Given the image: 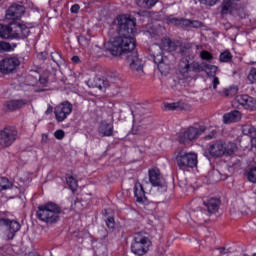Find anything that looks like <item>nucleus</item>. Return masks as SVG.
I'll return each instance as SVG.
<instances>
[{
  "instance_id": "obj_25",
  "label": "nucleus",
  "mask_w": 256,
  "mask_h": 256,
  "mask_svg": "<svg viewBox=\"0 0 256 256\" xmlns=\"http://www.w3.org/2000/svg\"><path fill=\"white\" fill-rule=\"evenodd\" d=\"M14 33L17 34L16 39H21V37H29V27H26L25 24H15Z\"/></svg>"
},
{
  "instance_id": "obj_19",
  "label": "nucleus",
  "mask_w": 256,
  "mask_h": 256,
  "mask_svg": "<svg viewBox=\"0 0 256 256\" xmlns=\"http://www.w3.org/2000/svg\"><path fill=\"white\" fill-rule=\"evenodd\" d=\"M200 66L203 67V71H206L207 75L212 77L213 89H217V86L219 85V79L215 77V74L217 73V66L205 63L200 64Z\"/></svg>"
},
{
  "instance_id": "obj_26",
  "label": "nucleus",
  "mask_w": 256,
  "mask_h": 256,
  "mask_svg": "<svg viewBox=\"0 0 256 256\" xmlns=\"http://www.w3.org/2000/svg\"><path fill=\"white\" fill-rule=\"evenodd\" d=\"M98 131L102 137H111L113 135V125L107 122H102L98 128Z\"/></svg>"
},
{
  "instance_id": "obj_36",
  "label": "nucleus",
  "mask_w": 256,
  "mask_h": 256,
  "mask_svg": "<svg viewBox=\"0 0 256 256\" xmlns=\"http://www.w3.org/2000/svg\"><path fill=\"white\" fill-rule=\"evenodd\" d=\"M247 179L251 183H256V166L246 172Z\"/></svg>"
},
{
  "instance_id": "obj_47",
  "label": "nucleus",
  "mask_w": 256,
  "mask_h": 256,
  "mask_svg": "<svg viewBox=\"0 0 256 256\" xmlns=\"http://www.w3.org/2000/svg\"><path fill=\"white\" fill-rule=\"evenodd\" d=\"M107 227H109V229H114L115 228V219L113 218H108L106 221Z\"/></svg>"
},
{
  "instance_id": "obj_52",
  "label": "nucleus",
  "mask_w": 256,
  "mask_h": 256,
  "mask_svg": "<svg viewBox=\"0 0 256 256\" xmlns=\"http://www.w3.org/2000/svg\"><path fill=\"white\" fill-rule=\"evenodd\" d=\"M50 113H53V107L51 105L48 106V109L45 112V115H50Z\"/></svg>"
},
{
  "instance_id": "obj_8",
  "label": "nucleus",
  "mask_w": 256,
  "mask_h": 256,
  "mask_svg": "<svg viewBox=\"0 0 256 256\" xmlns=\"http://www.w3.org/2000/svg\"><path fill=\"white\" fill-rule=\"evenodd\" d=\"M203 133H205V126H200L199 128L189 127L180 135L179 141L180 143L194 141V139H197Z\"/></svg>"
},
{
  "instance_id": "obj_54",
  "label": "nucleus",
  "mask_w": 256,
  "mask_h": 256,
  "mask_svg": "<svg viewBox=\"0 0 256 256\" xmlns=\"http://www.w3.org/2000/svg\"><path fill=\"white\" fill-rule=\"evenodd\" d=\"M73 63H79V58L77 56L72 57Z\"/></svg>"
},
{
  "instance_id": "obj_23",
  "label": "nucleus",
  "mask_w": 256,
  "mask_h": 256,
  "mask_svg": "<svg viewBox=\"0 0 256 256\" xmlns=\"http://www.w3.org/2000/svg\"><path fill=\"white\" fill-rule=\"evenodd\" d=\"M26 105V100H10L5 104V107L7 111H16V109H23Z\"/></svg>"
},
{
  "instance_id": "obj_9",
  "label": "nucleus",
  "mask_w": 256,
  "mask_h": 256,
  "mask_svg": "<svg viewBox=\"0 0 256 256\" xmlns=\"http://www.w3.org/2000/svg\"><path fill=\"white\" fill-rule=\"evenodd\" d=\"M221 13L222 15H238L241 19H245L247 15V11L245 10V6L234 2L225 8V5H221Z\"/></svg>"
},
{
  "instance_id": "obj_48",
  "label": "nucleus",
  "mask_w": 256,
  "mask_h": 256,
  "mask_svg": "<svg viewBox=\"0 0 256 256\" xmlns=\"http://www.w3.org/2000/svg\"><path fill=\"white\" fill-rule=\"evenodd\" d=\"M79 9H81V7L79 6V4H74V5L71 7L70 11H71V13H79Z\"/></svg>"
},
{
  "instance_id": "obj_21",
  "label": "nucleus",
  "mask_w": 256,
  "mask_h": 256,
  "mask_svg": "<svg viewBox=\"0 0 256 256\" xmlns=\"http://www.w3.org/2000/svg\"><path fill=\"white\" fill-rule=\"evenodd\" d=\"M134 195L138 203H145L147 201V197L145 196V190L143 189V185L139 182L135 183Z\"/></svg>"
},
{
  "instance_id": "obj_30",
  "label": "nucleus",
  "mask_w": 256,
  "mask_h": 256,
  "mask_svg": "<svg viewBox=\"0 0 256 256\" xmlns=\"http://www.w3.org/2000/svg\"><path fill=\"white\" fill-rule=\"evenodd\" d=\"M237 144L233 142H229L228 144L224 143V155H233V153H237Z\"/></svg>"
},
{
  "instance_id": "obj_16",
  "label": "nucleus",
  "mask_w": 256,
  "mask_h": 256,
  "mask_svg": "<svg viewBox=\"0 0 256 256\" xmlns=\"http://www.w3.org/2000/svg\"><path fill=\"white\" fill-rule=\"evenodd\" d=\"M208 153L211 157H223L225 155V142L219 140L209 145Z\"/></svg>"
},
{
  "instance_id": "obj_1",
  "label": "nucleus",
  "mask_w": 256,
  "mask_h": 256,
  "mask_svg": "<svg viewBox=\"0 0 256 256\" xmlns=\"http://www.w3.org/2000/svg\"><path fill=\"white\" fill-rule=\"evenodd\" d=\"M117 29L119 36L105 44L106 49L114 57H119L123 53H131L135 49V20L127 15L117 17Z\"/></svg>"
},
{
  "instance_id": "obj_49",
  "label": "nucleus",
  "mask_w": 256,
  "mask_h": 256,
  "mask_svg": "<svg viewBox=\"0 0 256 256\" xmlns=\"http://www.w3.org/2000/svg\"><path fill=\"white\" fill-rule=\"evenodd\" d=\"M215 135H217V131L213 130L211 132V134L205 136V139L208 140V141L211 140V139H215Z\"/></svg>"
},
{
  "instance_id": "obj_17",
  "label": "nucleus",
  "mask_w": 256,
  "mask_h": 256,
  "mask_svg": "<svg viewBox=\"0 0 256 256\" xmlns=\"http://www.w3.org/2000/svg\"><path fill=\"white\" fill-rule=\"evenodd\" d=\"M170 23L174 25H179L180 27H194V29H199V27H203V23L201 21H191L189 19L183 18H171Z\"/></svg>"
},
{
  "instance_id": "obj_13",
  "label": "nucleus",
  "mask_w": 256,
  "mask_h": 256,
  "mask_svg": "<svg viewBox=\"0 0 256 256\" xmlns=\"http://www.w3.org/2000/svg\"><path fill=\"white\" fill-rule=\"evenodd\" d=\"M234 104L240 105L244 109H249L250 111H254V109H256L255 98H253L247 94L236 96Z\"/></svg>"
},
{
  "instance_id": "obj_33",
  "label": "nucleus",
  "mask_w": 256,
  "mask_h": 256,
  "mask_svg": "<svg viewBox=\"0 0 256 256\" xmlns=\"http://www.w3.org/2000/svg\"><path fill=\"white\" fill-rule=\"evenodd\" d=\"M12 185L13 184L11 183V181H9V179H7L6 177L0 178V191L11 189Z\"/></svg>"
},
{
  "instance_id": "obj_14",
  "label": "nucleus",
  "mask_w": 256,
  "mask_h": 256,
  "mask_svg": "<svg viewBox=\"0 0 256 256\" xmlns=\"http://www.w3.org/2000/svg\"><path fill=\"white\" fill-rule=\"evenodd\" d=\"M5 227V229H9L10 233L8 234V239H13L17 231L21 229V224L15 220H10L7 218L0 219V229Z\"/></svg>"
},
{
  "instance_id": "obj_15",
  "label": "nucleus",
  "mask_w": 256,
  "mask_h": 256,
  "mask_svg": "<svg viewBox=\"0 0 256 256\" xmlns=\"http://www.w3.org/2000/svg\"><path fill=\"white\" fill-rule=\"evenodd\" d=\"M149 181L153 187H165V179L157 168L149 170Z\"/></svg>"
},
{
  "instance_id": "obj_5",
  "label": "nucleus",
  "mask_w": 256,
  "mask_h": 256,
  "mask_svg": "<svg viewBox=\"0 0 256 256\" xmlns=\"http://www.w3.org/2000/svg\"><path fill=\"white\" fill-rule=\"evenodd\" d=\"M178 71L184 79H189L193 73H201L204 69L198 62L189 63L187 58H182L178 66Z\"/></svg>"
},
{
  "instance_id": "obj_40",
  "label": "nucleus",
  "mask_w": 256,
  "mask_h": 256,
  "mask_svg": "<svg viewBox=\"0 0 256 256\" xmlns=\"http://www.w3.org/2000/svg\"><path fill=\"white\" fill-rule=\"evenodd\" d=\"M133 135H143L145 133V130H143V126L133 125L132 128Z\"/></svg>"
},
{
  "instance_id": "obj_45",
  "label": "nucleus",
  "mask_w": 256,
  "mask_h": 256,
  "mask_svg": "<svg viewBox=\"0 0 256 256\" xmlns=\"http://www.w3.org/2000/svg\"><path fill=\"white\" fill-rule=\"evenodd\" d=\"M78 42L80 45H82V47H88V45H89V40H87V38H85L83 36H80L78 38Z\"/></svg>"
},
{
  "instance_id": "obj_32",
  "label": "nucleus",
  "mask_w": 256,
  "mask_h": 256,
  "mask_svg": "<svg viewBox=\"0 0 256 256\" xmlns=\"http://www.w3.org/2000/svg\"><path fill=\"white\" fill-rule=\"evenodd\" d=\"M158 69L162 75H167V73H169L171 70V66L165 63V59H162V61L158 63Z\"/></svg>"
},
{
  "instance_id": "obj_18",
  "label": "nucleus",
  "mask_w": 256,
  "mask_h": 256,
  "mask_svg": "<svg viewBox=\"0 0 256 256\" xmlns=\"http://www.w3.org/2000/svg\"><path fill=\"white\" fill-rule=\"evenodd\" d=\"M204 209L207 211L209 215H213L219 211V205H221V201L219 198H210L208 200L203 201Z\"/></svg>"
},
{
  "instance_id": "obj_42",
  "label": "nucleus",
  "mask_w": 256,
  "mask_h": 256,
  "mask_svg": "<svg viewBox=\"0 0 256 256\" xmlns=\"http://www.w3.org/2000/svg\"><path fill=\"white\" fill-rule=\"evenodd\" d=\"M109 85H111V83L109 82V80H107V79H105V78H101L99 90H100V91H103V89H107V87H109Z\"/></svg>"
},
{
  "instance_id": "obj_39",
  "label": "nucleus",
  "mask_w": 256,
  "mask_h": 256,
  "mask_svg": "<svg viewBox=\"0 0 256 256\" xmlns=\"http://www.w3.org/2000/svg\"><path fill=\"white\" fill-rule=\"evenodd\" d=\"M247 79L249 83H256V68L252 67L248 73Z\"/></svg>"
},
{
  "instance_id": "obj_43",
  "label": "nucleus",
  "mask_w": 256,
  "mask_h": 256,
  "mask_svg": "<svg viewBox=\"0 0 256 256\" xmlns=\"http://www.w3.org/2000/svg\"><path fill=\"white\" fill-rule=\"evenodd\" d=\"M54 137L56 139H58L59 141H61L62 139L65 138V131L63 130H57L55 133H54Z\"/></svg>"
},
{
  "instance_id": "obj_10",
  "label": "nucleus",
  "mask_w": 256,
  "mask_h": 256,
  "mask_svg": "<svg viewBox=\"0 0 256 256\" xmlns=\"http://www.w3.org/2000/svg\"><path fill=\"white\" fill-rule=\"evenodd\" d=\"M127 61L129 63L131 71L141 77V75H143V60L139 58V54L137 52H132L128 55Z\"/></svg>"
},
{
  "instance_id": "obj_34",
  "label": "nucleus",
  "mask_w": 256,
  "mask_h": 256,
  "mask_svg": "<svg viewBox=\"0 0 256 256\" xmlns=\"http://www.w3.org/2000/svg\"><path fill=\"white\" fill-rule=\"evenodd\" d=\"M87 85L92 89H95V88L99 89V87H101V78L95 77V78L89 79L87 81Z\"/></svg>"
},
{
  "instance_id": "obj_11",
  "label": "nucleus",
  "mask_w": 256,
  "mask_h": 256,
  "mask_svg": "<svg viewBox=\"0 0 256 256\" xmlns=\"http://www.w3.org/2000/svg\"><path fill=\"white\" fill-rule=\"evenodd\" d=\"M72 112H73V105H71V103L65 102V103L59 104L58 106H56L54 111L56 121H58L59 123H62V121L66 120L67 116L71 115Z\"/></svg>"
},
{
  "instance_id": "obj_2",
  "label": "nucleus",
  "mask_w": 256,
  "mask_h": 256,
  "mask_svg": "<svg viewBox=\"0 0 256 256\" xmlns=\"http://www.w3.org/2000/svg\"><path fill=\"white\" fill-rule=\"evenodd\" d=\"M59 215H61V208L53 202L38 207L37 217L44 223H57Z\"/></svg>"
},
{
  "instance_id": "obj_41",
  "label": "nucleus",
  "mask_w": 256,
  "mask_h": 256,
  "mask_svg": "<svg viewBox=\"0 0 256 256\" xmlns=\"http://www.w3.org/2000/svg\"><path fill=\"white\" fill-rule=\"evenodd\" d=\"M200 57L204 61H211V59H213V55L205 50L200 53Z\"/></svg>"
},
{
  "instance_id": "obj_7",
  "label": "nucleus",
  "mask_w": 256,
  "mask_h": 256,
  "mask_svg": "<svg viewBox=\"0 0 256 256\" xmlns=\"http://www.w3.org/2000/svg\"><path fill=\"white\" fill-rule=\"evenodd\" d=\"M17 141V130L13 127H6L0 131L1 147H11Z\"/></svg>"
},
{
  "instance_id": "obj_44",
  "label": "nucleus",
  "mask_w": 256,
  "mask_h": 256,
  "mask_svg": "<svg viewBox=\"0 0 256 256\" xmlns=\"http://www.w3.org/2000/svg\"><path fill=\"white\" fill-rule=\"evenodd\" d=\"M217 1L219 0H199V2L202 3V5H208L210 7H213V5H216Z\"/></svg>"
},
{
  "instance_id": "obj_53",
  "label": "nucleus",
  "mask_w": 256,
  "mask_h": 256,
  "mask_svg": "<svg viewBox=\"0 0 256 256\" xmlns=\"http://www.w3.org/2000/svg\"><path fill=\"white\" fill-rule=\"evenodd\" d=\"M47 141H48L47 135L43 134L42 135V143H47Z\"/></svg>"
},
{
  "instance_id": "obj_46",
  "label": "nucleus",
  "mask_w": 256,
  "mask_h": 256,
  "mask_svg": "<svg viewBox=\"0 0 256 256\" xmlns=\"http://www.w3.org/2000/svg\"><path fill=\"white\" fill-rule=\"evenodd\" d=\"M241 0H223L222 5H224V8L227 9V7H229V5L233 4V3H237Z\"/></svg>"
},
{
  "instance_id": "obj_55",
  "label": "nucleus",
  "mask_w": 256,
  "mask_h": 256,
  "mask_svg": "<svg viewBox=\"0 0 256 256\" xmlns=\"http://www.w3.org/2000/svg\"><path fill=\"white\" fill-rule=\"evenodd\" d=\"M180 52L184 53L185 55H189V53H191L190 50H180Z\"/></svg>"
},
{
  "instance_id": "obj_35",
  "label": "nucleus",
  "mask_w": 256,
  "mask_h": 256,
  "mask_svg": "<svg viewBox=\"0 0 256 256\" xmlns=\"http://www.w3.org/2000/svg\"><path fill=\"white\" fill-rule=\"evenodd\" d=\"M66 183L67 185H69V188L71 189V191L73 192L77 191V187H78L77 180L73 176H68L66 178Z\"/></svg>"
},
{
  "instance_id": "obj_31",
  "label": "nucleus",
  "mask_w": 256,
  "mask_h": 256,
  "mask_svg": "<svg viewBox=\"0 0 256 256\" xmlns=\"http://www.w3.org/2000/svg\"><path fill=\"white\" fill-rule=\"evenodd\" d=\"M255 131L256 128L253 127V125L251 124H245L242 126L243 135H248L249 137H251V139H253V137L255 136Z\"/></svg>"
},
{
  "instance_id": "obj_51",
  "label": "nucleus",
  "mask_w": 256,
  "mask_h": 256,
  "mask_svg": "<svg viewBox=\"0 0 256 256\" xmlns=\"http://www.w3.org/2000/svg\"><path fill=\"white\" fill-rule=\"evenodd\" d=\"M59 57H61V55H59V53H52L51 54V58L53 59V61L55 62V63H57V58H59Z\"/></svg>"
},
{
  "instance_id": "obj_12",
  "label": "nucleus",
  "mask_w": 256,
  "mask_h": 256,
  "mask_svg": "<svg viewBox=\"0 0 256 256\" xmlns=\"http://www.w3.org/2000/svg\"><path fill=\"white\" fill-rule=\"evenodd\" d=\"M25 13V7L23 5L14 4L6 11L5 19L7 21H17L23 17Z\"/></svg>"
},
{
  "instance_id": "obj_20",
  "label": "nucleus",
  "mask_w": 256,
  "mask_h": 256,
  "mask_svg": "<svg viewBox=\"0 0 256 256\" xmlns=\"http://www.w3.org/2000/svg\"><path fill=\"white\" fill-rule=\"evenodd\" d=\"M0 39H17L14 26L0 24Z\"/></svg>"
},
{
  "instance_id": "obj_50",
  "label": "nucleus",
  "mask_w": 256,
  "mask_h": 256,
  "mask_svg": "<svg viewBox=\"0 0 256 256\" xmlns=\"http://www.w3.org/2000/svg\"><path fill=\"white\" fill-rule=\"evenodd\" d=\"M221 255H227V253H231V249H226L225 247L219 248Z\"/></svg>"
},
{
  "instance_id": "obj_29",
  "label": "nucleus",
  "mask_w": 256,
  "mask_h": 256,
  "mask_svg": "<svg viewBox=\"0 0 256 256\" xmlns=\"http://www.w3.org/2000/svg\"><path fill=\"white\" fill-rule=\"evenodd\" d=\"M17 47V44L5 41H0V53H9L11 51H15V48Z\"/></svg>"
},
{
  "instance_id": "obj_27",
  "label": "nucleus",
  "mask_w": 256,
  "mask_h": 256,
  "mask_svg": "<svg viewBox=\"0 0 256 256\" xmlns=\"http://www.w3.org/2000/svg\"><path fill=\"white\" fill-rule=\"evenodd\" d=\"M162 47L163 49H165V51H169V52L177 51V49H179L178 44L171 41L169 38L162 39Z\"/></svg>"
},
{
  "instance_id": "obj_38",
  "label": "nucleus",
  "mask_w": 256,
  "mask_h": 256,
  "mask_svg": "<svg viewBox=\"0 0 256 256\" xmlns=\"http://www.w3.org/2000/svg\"><path fill=\"white\" fill-rule=\"evenodd\" d=\"M239 91L237 86H231L228 89L224 90L225 97H234V95Z\"/></svg>"
},
{
  "instance_id": "obj_37",
  "label": "nucleus",
  "mask_w": 256,
  "mask_h": 256,
  "mask_svg": "<svg viewBox=\"0 0 256 256\" xmlns=\"http://www.w3.org/2000/svg\"><path fill=\"white\" fill-rule=\"evenodd\" d=\"M232 59H233V55H231V52L226 51L220 54L221 63H230Z\"/></svg>"
},
{
  "instance_id": "obj_24",
  "label": "nucleus",
  "mask_w": 256,
  "mask_h": 256,
  "mask_svg": "<svg viewBox=\"0 0 256 256\" xmlns=\"http://www.w3.org/2000/svg\"><path fill=\"white\" fill-rule=\"evenodd\" d=\"M164 107L168 111H187V109H189V105H187L185 102L165 103Z\"/></svg>"
},
{
  "instance_id": "obj_6",
  "label": "nucleus",
  "mask_w": 256,
  "mask_h": 256,
  "mask_svg": "<svg viewBox=\"0 0 256 256\" xmlns=\"http://www.w3.org/2000/svg\"><path fill=\"white\" fill-rule=\"evenodd\" d=\"M19 65H21V60L19 57L15 55L8 56L0 61V73L9 75V73H13V71H15Z\"/></svg>"
},
{
  "instance_id": "obj_28",
  "label": "nucleus",
  "mask_w": 256,
  "mask_h": 256,
  "mask_svg": "<svg viewBox=\"0 0 256 256\" xmlns=\"http://www.w3.org/2000/svg\"><path fill=\"white\" fill-rule=\"evenodd\" d=\"M158 0H136V4L141 9H151V7H155L157 5Z\"/></svg>"
},
{
  "instance_id": "obj_4",
  "label": "nucleus",
  "mask_w": 256,
  "mask_h": 256,
  "mask_svg": "<svg viewBox=\"0 0 256 256\" xmlns=\"http://www.w3.org/2000/svg\"><path fill=\"white\" fill-rule=\"evenodd\" d=\"M175 160L180 169H193V167H197V154L193 152L180 150L177 153Z\"/></svg>"
},
{
  "instance_id": "obj_56",
  "label": "nucleus",
  "mask_w": 256,
  "mask_h": 256,
  "mask_svg": "<svg viewBox=\"0 0 256 256\" xmlns=\"http://www.w3.org/2000/svg\"><path fill=\"white\" fill-rule=\"evenodd\" d=\"M40 81H41V83H45V80H43V79H40Z\"/></svg>"
},
{
  "instance_id": "obj_22",
  "label": "nucleus",
  "mask_w": 256,
  "mask_h": 256,
  "mask_svg": "<svg viewBox=\"0 0 256 256\" xmlns=\"http://www.w3.org/2000/svg\"><path fill=\"white\" fill-rule=\"evenodd\" d=\"M241 121V112L234 110L229 112L223 116V122L228 125L230 123H237Z\"/></svg>"
},
{
  "instance_id": "obj_3",
  "label": "nucleus",
  "mask_w": 256,
  "mask_h": 256,
  "mask_svg": "<svg viewBox=\"0 0 256 256\" xmlns=\"http://www.w3.org/2000/svg\"><path fill=\"white\" fill-rule=\"evenodd\" d=\"M151 245L152 243L149 237L142 233H136L131 243V251L137 256L147 255L149 249H151Z\"/></svg>"
}]
</instances>
